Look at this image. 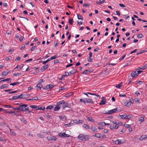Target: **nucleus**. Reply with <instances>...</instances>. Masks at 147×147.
<instances>
[{
	"label": "nucleus",
	"mask_w": 147,
	"mask_h": 147,
	"mask_svg": "<svg viewBox=\"0 0 147 147\" xmlns=\"http://www.w3.org/2000/svg\"><path fill=\"white\" fill-rule=\"evenodd\" d=\"M78 138L81 140L84 141H87L89 140V136L86 134H80L78 136Z\"/></svg>",
	"instance_id": "1"
},
{
	"label": "nucleus",
	"mask_w": 147,
	"mask_h": 147,
	"mask_svg": "<svg viewBox=\"0 0 147 147\" xmlns=\"http://www.w3.org/2000/svg\"><path fill=\"white\" fill-rule=\"evenodd\" d=\"M119 116L122 119H129L132 117V115H127L126 113H124L122 115H120Z\"/></svg>",
	"instance_id": "2"
},
{
	"label": "nucleus",
	"mask_w": 147,
	"mask_h": 147,
	"mask_svg": "<svg viewBox=\"0 0 147 147\" xmlns=\"http://www.w3.org/2000/svg\"><path fill=\"white\" fill-rule=\"evenodd\" d=\"M55 86L51 84H50L46 86L43 89L45 90H48L50 89H52L55 87Z\"/></svg>",
	"instance_id": "3"
},
{
	"label": "nucleus",
	"mask_w": 147,
	"mask_h": 147,
	"mask_svg": "<svg viewBox=\"0 0 147 147\" xmlns=\"http://www.w3.org/2000/svg\"><path fill=\"white\" fill-rule=\"evenodd\" d=\"M117 108H115L113 109L108 111L107 112L105 113L107 114H112L115 112L117 111Z\"/></svg>",
	"instance_id": "4"
},
{
	"label": "nucleus",
	"mask_w": 147,
	"mask_h": 147,
	"mask_svg": "<svg viewBox=\"0 0 147 147\" xmlns=\"http://www.w3.org/2000/svg\"><path fill=\"white\" fill-rule=\"evenodd\" d=\"M47 138L49 141H55L57 139L56 137L51 136H48Z\"/></svg>",
	"instance_id": "5"
},
{
	"label": "nucleus",
	"mask_w": 147,
	"mask_h": 147,
	"mask_svg": "<svg viewBox=\"0 0 147 147\" xmlns=\"http://www.w3.org/2000/svg\"><path fill=\"white\" fill-rule=\"evenodd\" d=\"M27 105L26 104H23L21 105H20L19 107L20 108V111H24V109L25 107H27Z\"/></svg>",
	"instance_id": "6"
},
{
	"label": "nucleus",
	"mask_w": 147,
	"mask_h": 147,
	"mask_svg": "<svg viewBox=\"0 0 147 147\" xmlns=\"http://www.w3.org/2000/svg\"><path fill=\"white\" fill-rule=\"evenodd\" d=\"M49 64L45 65L41 67L40 69V71L41 72H43L46 69H47L49 67Z\"/></svg>",
	"instance_id": "7"
},
{
	"label": "nucleus",
	"mask_w": 147,
	"mask_h": 147,
	"mask_svg": "<svg viewBox=\"0 0 147 147\" xmlns=\"http://www.w3.org/2000/svg\"><path fill=\"white\" fill-rule=\"evenodd\" d=\"M118 127V125H111L110 126V128L111 130H113L114 129H117Z\"/></svg>",
	"instance_id": "8"
},
{
	"label": "nucleus",
	"mask_w": 147,
	"mask_h": 147,
	"mask_svg": "<svg viewBox=\"0 0 147 147\" xmlns=\"http://www.w3.org/2000/svg\"><path fill=\"white\" fill-rule=\"evenodd\" d=\"M131 76L132 78H135L138 76L137 74L135 71H133L131 74Z\"/></svg>",
	"instance_id": "9"
},
{
	"label": "nucleus",
	"mask_w": 147,
	"mask_h": 147,
	"mask_svg": "<svg viewBox=\"0 0 147 147\" xmlns=\"http://www.w3.org/2000/svg\"><path fill=\"white\" fill-rule=\"evenodd\" d=\"M63 103H65V102L64 100H62L58 102L57 103V104L59 107V109L61 107V105Z\"/></svg>",
	"instance_id": "10"
},
{
	"label": "nucleus",
	"mask_w": 147,
	"mask_h": 147,
	"mask_svg": "<svg viewBox=\"0 0 147 147\" xmlns=\"http://www.w3.org/2000/svg\"><path fill=\"white\" fill-rule=\"evenodd\" d=\"M62 106V109H64L66 107H68L69 108V105L68 103H66L65 102V103L64 104L63 103L62 104H61Z\"/></svg>",
	"instance_id": "11"
},
{
	"label": "nucleus",
	"mask_w": 147,
	"mask_h": 147,
	"mask_svg": "<svg viewBox=\"0 0 147 147\" xmlns=\"http://www.w3.org/2000/svg\"><path fill=\"white\" fill-rule=\"evenodd\" d=\"M147 51V49H145V50H140L139 51H138L137 52L136 54L139 55V54H141L143 53H145V52H146Z\"/></svg>",
	"instance_id": "12"
},
{
	"label": "nucleus",
	"mask_w": 147,
	"mask_h": 147,
	"mask_svg": "<svg viewBox=\"0 0 147 147\" xmlns=\"http://www.w3.org/2000/svg\"><path fill=\"white\" fill-rule=\"evenodd\" d=\"M42 86L41 84H40V83H38V84H37L36 86V87L38 90L41 89Z\"/></svg>",
	"instance_id": "13"
},
{
	"label": "nucleus",
	"mask_w": 147,
	"mask_h": 147,
	"mask_svg": "<svg viewBox=\"0 0 147 147\" xmlns=\"http://www.w3.org/2000/svg\"><path fill=\"white\" fill-rule=\"evenodd\" d=\"M147 138V135H143L141 136L140 138V140H143Z\"/></svg>",
	"instance_id": "14"
},
{
	"label": "nucleus",
	"mask_w": 147,
	"mask_h": 147,
	"mask_svg": "<svg viewBox=\"0 0 147 147\" xmlns=\"http://www.w3.org/2000/svg\"><path fill=\"white\" fill-rule=\"evenodd\" d=\"M92 72L91 70L90 69H86L82 73V74H86L88 73Z\"/></svg>",
	"instance_id": "15"
},
{
	"label": "nucleus",
	"mask_w": 147,
	"mask_h": 147,
	"mask_svg": "<svg viewBox=\"0 0 147 147\" xmlns=\"http://www.w3.org/2000/svg\"><path fill=\"white\" fill-rule=\"evenodd\" d=\"M86 101L87 103H93V102L92 99L90 98H86Z\"/></svg>",
	"instance_id": "16"
},
{
	"label": "nucleus",
	"mask_w": 147,
	"mask_h": 147,
	"mask_svg": "<svg viewBox=\"0 0 147 147\" xmlns=\"http://www.w3.org/2000/svg\"><path fill=\"white\" fill-rule=\"evenodd\" d=\"M76 71V70L72 68V70L70 71H69V74L71 75L73 74H75Z\"/></svg>",
	"instance_id": "17"
},
{
	"label": "nucleus",
	"mask_w": 147,
	"mask_h": 147,
	"mask_svg": "<svg viewBox=\"0 0 147 147\" xmlns=\"http://www.w3.org/2000/svg\"><path fill=\"white\" fill-rule=\"evenodd\" d=\"M59 117L61 120L63 119L65 120L67 119V117L65 115L59 116Z\"/></svg>",
	"instance_id": "18"
},
{
	"label": "nucleus",
	"mask_w": 147,
	"mask_h": 147,
	"mask_svg": "<svg viewBox=\"0 0 147 147\" xmlns=\"http://www.w3.org/2000/svg\"><path fill=\"white\" fill-rule=\"evenodd\" d=\"M58 57V56H53L51 57L50 58L48 59L47 60L49 62L51 60L55 59L56 58H57Z\"/></svg>",
	"instance_id": "19"
},
{
	"label": "nucleus",
	"mask_w": 147,
	"mask_h": 147,
	"mask_svg": "<svg viewBox=\"0 0 147 147\" xmlns=\"http://www.w3.org/2000/svg\"><path fill=\"white\" fill-rule=\"evenodd\" d=\"M99 2L98 1H96V3L98 5H100L101 4L103 3L105 1V0H99Z\"/></svg>",
	"instance_id": "20"
},
{
	"label": "nucleus",
	"mask_w": 147,
	"mask_h": 147,
	"mask_svg": "<svg viewBox=\"0 0 147 147\" xmlns=\"http://www.w3.org/2000/svg\"><path fill=\"white\" fill-rule=\"evenodd\" d=\"M112 123L114 124H115L116 125H118L119 124H120V125H122V123L121 122L119 123V122L117 121H113Z\"/></svg>",
	"instance_id": "21"
},
{
	"label": "nucleus",
	"mask_w": 147,
	"mask_h": 147,
	"mask_svg": "<svg viewBox=\"0 0 147 147\" xmlns=\"http://www.w3.org/2000/svg\"><path fill=\"white\" fill-rule=\"evenodd\" d=\"M9 73V72L7 71H4L2 72L1 74V76H5L7 75Z\"/></svg>",
	"instance_id": "22"
},
{
	"label": "nucleus",
	"mask_w": 147,
	"mask_h": 147,
	"mask_svg": "<svg viewBox=\"0 0 147 147\" xmlns=\"http://www.w3.org/2000/svg\"><path fill=\"white\" fill-rule=\"evenodd\" d=\"M116 141L118 142V144H122L124 143L125 142V140H117Z\"/></svg>",
	"instance_id": "23"
},
{
	"label": "nucleus",
	"mask_w": 147,
	"mask_h": 147,
	"mask_svg": "<svg viewBox=\"0 0 147 147\" xmlns=\"http://www.w3.org/2000/svg\"><path fill=\"white\" fill-rule=\"evenodd\" d=\"M9 129L10 130V134L13 136H15L16 135V133L14 131L11 129L9 127Z\"/></svg>",
	"instance_id": "24"
},
{
	"label": "nucleus",
	"mask_w": 147,
	"mask_h": 147,
	"mask_svg": "<svg viewBox=\"0 0 147 147\" xmlns=\"http://www.w3.org/2000/svg\"><path fill=\"white\" fill-rule=\"evenodd\" d=\"M9 85L7 84H4L1 85V88L3 89L5 88L8 87Z\"/></svg>",
	"instance_id": "25"
},
{
	"label": "nucleus",
	"mask_w": 147,
	"mask_h": 147,
	"mask_svg": "<svg viewBox=\"0 0 147 147\" xmlns=\"http://www.w3.org/2000/svg\"><path fill=\"white\" fill-rule=\"evenodd\" d=\"M139 121L140 122V123L144 121V117H140L139 119Z\"/></svg>",
	"instance_id": "26"
},
{
	"label": "nucleus",
	"mask_w": 147,
	"mask_h": 147,
	"mask_svg": "<svg viewBox=\"0 0 147 147\" xmlns=\"http://www.w3.org/2000/svg\"><path fill=\"white\" fill-rule=\"evenodd\" d=\"M92 56H89L87 58L88 61L90 62H91L92 61L93 58L92 57Z\"/></svg>",
	"instance_id": "27"
},
{
	"label": "nucleus",
	"mask_w": 147,
	"mask_h": 147,
	"mask_svg": "<svg viewBox=\"0 0 147 147\" xmlns=\"http://www.w3.org/2000/svg\"><path fill=\"white\" fill-rule=\"evenodd\" d=\"M125 104L126 106L127 107H129L131 105V103L130 102L126 101L125 102Z\"/></svg>",
	"instance_id": "28"
},
{
	"label": "nucleus",
	"mask_w": 147,
	"mask_h": 147,
	"mask_svg": "<svg viewBox=\"0 0 147 147\" xmlns=\"http://www.w3.org/2000/svg\"><path fill=\"white\" fill-rule=\"evenodd\" d=\"M91 130L93 131H96L97 130L96 127L95 126H92L91 127Z\"/></svg>",
	"instance_id": "29"
},
{
	"label": "nucleus",
	"mask_w": 147,
	"mask_h": 147,
	"mask_svg": "<svg viewBox=\"0 0 147 147\" xmlns=\"http://www.w3.org/2000/svg\"><path fill=\"white\" fill-rule=\"evenodd\" d=\"M87 119L90 121H91L92 122H93L94 121V120L91 117H87Z\"/></svg>",
	"instance_id": "30"
},
{
	"label": "nucleus",
	"mask_w": 147,
	"mask_h": 147,
	"mask_svg": "<svg viewBox=\"0 0 147 147\" xmlns=\"http://www.w3.org/2000/svg\"><path fill=\"white\" fill-rule=\"evenodd\" d=\"M83 127L84 128H85L87 129H90V127L89 126L86 124H84L83 125Z\"/></svg>",
	"instance_id": "31"
},
{
	"label": "nucleus",
	"mask_w": 147,
	"mask_h": 147,
	"mask_svg": "<svg viewBox=\"0 0 147 147\" xmlns=\"http://www.w3.org/2000/svg\"><path fill=\"white\" fill-rule=\"evenodd\" d=\"M122 86V82H121L119 84L117 85H116L115 87L117 88H119L121 87Z\"/></svg>",
	"instance_id": "32"
},
{
	"label": "nucleus",
	"mask_w": 147,
	"mask_h": 147,
	"mask_svg": "<svg viewBox=\"0 0 147 147\" xmlns=\"http://www.w3.org/2000/svg\"><path fill=\"white\" fill-rule=\"evenodd\" d=\"M147 68V64L141 67V69L145 70Z\"/></svg>",
	"instance_id": "33"
},
{
	"label": "nucleus",
	"mask_w": 147,
	"mask_h": 147,
	"mask_svg": "<svg viewBox=\"0 0 147 147\" xmlns=\"http://www.w3.org/2000/svg\"><path fill=\"white\" fill-rule=\"evenodd\" d=\"M45 107L44 106H42L40 107H38L36 109V110H44L45 109Z\"/></svg>",
	"instance_id": "34"
},
{
	"label": "nucleus",
	"mask_w": 147,
	"mask_h": 147,
	"mask_svg": "<svg viewBox=\"0 0 147 147\" xmlns=\"http://www.w3.org/2000/svg\"><path fill=\"white\" fill-rule=\"evenodd\" d=\"M38 99V98L36 96H35L32 97V98L29 99H28V100H36Z\"/></svg>",
	"instance_id": "35"
},
{
	"label": "nucleus",
	"mask_w": 147,
	"mask_h": 147,
	"mask_svg": "<svg viewBox=\"0 0 147 147\" xmlns=\"http://www.w3.org/2000/svg\"><path fill=\"white\" fill-rule=\"evenodd\" d=\"M53 107V105H49L47 106L46 108L47 109H52Z\"/></svg>",
	"instance_id": "36"
},
{
	"label": "nucleus",
	"mask_w": 147,
	"mask_h": 147,
	"mask_svg": "<svg viewBox=\"0 0 147 147\" xmlns=\"http://www.w3.org/2000/svg\"><path fill=\"white\" fill-rule=\"evenodd\" d=\"M59 107L57 104L56 107L54 108V111H57L59 110Z\"/></svg>",
	"instance_id": "37"
},
{
	"label": "nucleus",
	"mask_w": 147,
	"mask_h": 147,
	"mask_svg": "<svg viewBox=\"0 0 147 147\" xmlns=\"http://www.w3.org/2000/svg\"><path fill=\"white\" fill-rule=\"evenodd\" d=\"M123 126L124 127L126 128H129L130 127V126H131V125H130L129 124L125 123L124 124Z\"/></svg>",
	"instance_id": "38"
},
{
	"label": "nucleus",
	"mask_w": 147,
	"mask_h": 147,
	"mask_svg": "<svg viewBox=\"0 0 147 147\" xmlns=\"http://www.w3.org/2000/svg\"><path fill=\"white\" fill-rule=\"evenodd\" d=\"M77 17H78V20H83V18H82V16L80 14H77Z\"/></svg>",
	"instance_id": "39"
},
{
	"label": "nucleus",
	"mask_w": 147,
	"mask_h": 147,
	"mask_svg": "<svg viewBox=\"0 0 147 147\" xmlns=\"http://www.w3.org/2000/svg\"><path fill=\"white\" fill-rule=\"evenodd\" d=\"M21 74V73H14L13 74V76H20V75Z\"/></svg>",
	"instance_id": "40"
},
{
	"label": "nucleus",
	"mask_w": 147,
	"mask_h": 147,
	"mask_svg": "<svg viewBox=\"0 0 147 147\" xmlns=\"http://www.w3.org/2000/svg\"><path fill=\"white\" fill-rule=\"evenodd\" d=\"M73 19H69V23L71 25H72L73 24Z\"/></svg>",
	"instance_id": "41"
},
{
	"label": "nucleus",
	"mask_w": 147,
	"mask_h": 147,
	"mask_svg": "<svg viewBox=\"0 0 147 147\" xmlns=\"http://www.w3.org/2000/svg\"><path fill=\"white\" fill-rule=\"evenodd\" d=\"M19 83L18 82H14L13 83L10 84V85L11 86L12 85L13 86H15V85L17 84H19Z\"/></svg>",
	"instance_id": "42"
},
{
	"label": "nucleus",
	"mask_w": 147,
	"mask_h": 147,
	"mask_svg": "<svg viewBox=\"0 0 147 147\" xmlns=\"http://www.w3.org/2000/svg\"><path fill=\"white\" fill-rule=\"evenodd\" d=\"M11 79L10 78H8L6 79H3V80H1V82H5L6 81H9V80H10Z\"/></svg>",
	"instance_id": "43"
},
{
	"label": "nucleus",
	"mask_w": 147,
	"mask_h": 147,
	"mask_svg": "<svg viewBox=\"0 0 147 147\" xmlns=\"http://www.w3.org/2000/svg\"><path fill=\"white\" fill-rule=\"evenodd\" d=\"M64 74H65V75H63L62 76H70V75H71V74H69V71L68 72H67V73H66V72H65V73H64Z\"/></svg>",
	"instance_id": "44"
},
{
	"label": "nucleus",
	"mask_w": 147,
	"mask_h": 147,
	"mask_svg": "<svg viewBox=\"0 0 147 147\" xmlns=\"http://www.w3.org/2000/svg\"><path fill=\"white\" fill-rule=\"evenodd\" d=\"M105 101H103V100H101L99 103V105H105Z\"/></svg>",
	"instance_id": "45"
},
{
	"label": "nucleus",
	"mask_w": 147,
	"mask_h": 147,
	"mask_svg": "<svg viewBox=\"0 0 147 147\" xmlns=\"http://www.w3.org/2000/svg\"><path fill=\"white\" fill-rule=\"evenodd\" d=\"M25 48V46L24 45H22L20 47V49L21 50H24Z\"/></svg>",
	"instance_id": "46"
},
{
	"label": "nucleus",
	"mask_w": 147,
	"mask_h": 147,
	"mask_svg": "<svg viewBox=\"0 0 147 147\" xmlns=\"http://www.w3.org/2000/svg\"><path fill=\"white\" fill-rule=\"evenodd\" d=\"M11 59H12V57L10 56H9V57H7L5 58V60L7 61H9V60H11Z\"/></svg>",
	"instance_id": "47"
},
{
	"label": "nucleus",
	"mask_w": 147,
	"mask_h": 147,
	"mask_svg": "<svg viewBox=\"0 0 147 147\" xmlns=\"http://www.w3.org/2000/svg\"><path fill=\"white\" fill-rule=\"evenodd\" d=\"M96 137L98 138H101V135L99 133L96 134Z\"/></svg>",
	"instance_id": "48"
},
{
	"label": "nucleus",
	"mask_w": 147,
	"mask_h": 147,
	"mask_svg": "<svg viewBox=\"0 0 147 147\" xmlns=\"http://www.w3.org/2000/svg\"><path fill=\"white\" fill-rule=\"evenodd\" d=\"M6 140L5 139L3 138H1V142H3V143L5 144V142H6Z\"/></svg>",
	"instance_id": "49"
},
{
	"label": "nucleus",
	"mask_w": 147,
	"mask_h": 147,
	"mask_svg": "<svg viewBox=\"0 0 147 147\" xmlns=\"http://www.w3.org/2000/svg\"><path fill=\"white\" fill-rule=\"evenodd\" d=\"M87 93L88 94H90V95H93L96 96H97V97L99 96V95H98L96 94H93V93H90L89 92H87Z\"/></svg>",
	"instance_id": "50"
},
{
	"label": "nucleus",
	"mask_w": 147,
	"mask_h": 147,
	"mask_svg": "<svg viewBox=\"0 0 147 147\" xmlns=\"http://www.w3.org/2000/svg\"><path fill=\"white\" fill-rule=\"evenodd\" d=\"M73 124L72 123H70L68 124H65V126H67V127L70 126H72L73 125Z\"/></svg>",
	"instance_id": "51"
},
{
	"label": "nucleus",
	"mask_w": 147,
	"mask_h": 147,
	"mask_svg": "<svg viewBox=\"0 0 147 147\" xmlns=\"http://www.w3.org/2000/svg\"><path fill=\"white\" fill-rule=\"evenodd\" d=\"M30 107L33 109H36V108H37L38 106L36 105H32L30 106Z\"/></svg>",
	"instance_id": "52"
},
{
	"label": "nucleus",
	"mask_w": 147,
	"mask_h": 147,
	"mask_svg": "<svg viewBox=\"0 0 147 147\" xmlns=\"http://www.w3.org/2000/svg\"><path fill=\"white\" fill-rule=\"evenodd\" d=\"M59 133L58 134L61 137H64V135L63 133Z\"/></svg>",
	"instance_id": "53"
},
{
	"label": "nucleus",
	"mask_w": 147,
	"mask_h": 147,
	"mask_svg": "<svg viewBox=\"0 0 147 147\" xmlns=\"http://www.w3.org/2000/svg\"><path fill=\"white\" fill-rule=\"evenodd\" d=\"M18 99V96H13L12 99L17 100Z\"/></svg>",
	"instance_id": "54"
},
{
	"label": "nucleus",
	"mask_w": 147,
	"mask_h": 147,
	"mask_svg": "<svg viewBox=\"0 0 147 147\" xmlns=\"http://www.w3.org/2000/svg\"><path fill=\"white\" fill-rule=\"evenodd\" d=\"M73 121L74 123L76 124H78V122H79V120L78 119L74 120H73Z\"/></svg>",
	"instance_id": "55"
},
{
	"label": "nucleus",
	"mask_w": 147,
	"mask_h": 147,
	"mask_svg": "<svg viewBox=\"0 0 147 147\" xmlns=\"http://www.w3.org/2000/svg\"><path fill=\"white\" fill-rule=\"evenodd\" d=\"M37 136L38 137H39L41 138H43L44 137V136L40 134H37Z\"/></svg>",
	"instance_id": "56"
},
{
	"label": "nucleus",
	"mask_w": 147,
	"mask_h": 147,
	"mask_svg": "<svg viewBox=\"0 0 147 147\" xmlns=\"http://www.w3.org/2000/svg\"><path fill=\"white\" fill-rule=\"evenodd\" d=\"M14 49H13V48H11L9 50V53H10V54H11V53H12V52H13L14 51Z\"/></svg>",
	"instance_id": "57"
},
{
	"label": "nucleus",
	"mask_w": 147,
	"mask_h": 147,
	"mask_svg": "<svg viewBox=\"0 0 147 147\" xmlns=\"http://www.w3.org/2000/svg\"><path fill=\"white\" fill-rule=\"evenodd\" d=\"M137 36L139 38H141L143 37V35L142 34H138Z\"/></svg>",
	"instance_id": "58"
},
{
	"label": "nucleus",
	"mask_w": 147,
	"mask_h": 147,
	"mask_svg": "<svg viewBox=\"0 0 147 147\" xmlns=\"http://www.w3.org/2000/svg\"><path fill=\"white\" fill-rule=\"evenodd\" d=\"M78 124H82L84 122V120H79Z\"/></svg>",
	"instance_id": "59"
},
{
	"label": "nucleus",
	"mask_w": 147,
	"mask_h": 147,
	"mask_svg": "<svg viewBox=\"0 0 147 147\" xmlns=\"http://www.w3.org/2000/svg\"><path fill=\"white\" fill-rule=\"evenodd\" d=\"M90 5L89 4H88V3H87V4H83V7H89Z\"/></svg>",
	"instance_id": "60"
},
{
	"label": "nucleus",
	"mask_w": 147,
	"mask_h": 147,
	"mask_svg": "<svg viewBox=\"0 0 147 147\" xmlns=\"http://www.w3.org/2000/svg\"><path fill=\"white\" fill-rule=\"evenodd\" d=\"M1 125L2 126H4L5 125L7 127H8V125L4 123H2L1 124Z\"/></svg>",
	"instance_id": "61"
},
{
	"label": "nucleus",
	"mask_w": 147,
	"mask_h": 147,
	"mask_svg": "<svg viewBox=\"0 0 147 147\" xmlns=\"http://www.w3.org/2000/svg\"><path fill=\"white\" fill-rule=\"evenodd\" d=\"M63 134L64 135V137H68L70 136V135L66 134L65 133H63Z\"/></svg>",
	"instance_id": "62"
},
{
	"label": "nucleus",
	"mask_w": 147,
	"mask_h": 147,
	"mask_svg": "<svg viewBox=\"0 0 147 147\" xmlns=\"http://www.w3.org/2000/svg\"><path fill=\"white\" fill-rule=\"evenodd\" d=\"M59 89L61 90H63L65 89V88L63 87H60L59 88Z\"/></svg>",
	"instance_id": "63"
},
{
	"label": "nucleus",
	"mask_w": 147,
	"mask_h": 147,
	"mask_svg": "<svg viewBox=\"0 0 147 147\" xmlns=\"http://www.w3.org/2000/svg\"><path fill=\"white\" fill-rule=\"evenodd\" d=\"M101 138H106V136L105 134H102Z\"/></svg>",
	"instance_id": "64"
}]
</instances>
